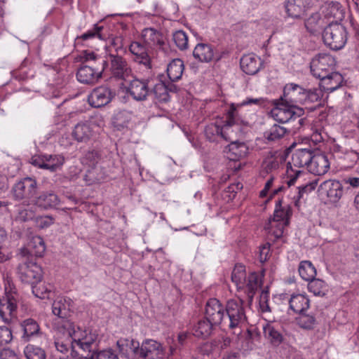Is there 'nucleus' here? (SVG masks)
I'll return each mask as SVG.
<instances>
[{"label":"nucleus","mask_w":359,"mask_h":359,"mask_svg":"<svg viewBox=\"0 0 359 359\" xmlns=\"http://www.w3.org/2000/svg\"><path fill=\"white\" fill-rule=\"evenodd\" d=\"M60 332L67 334L72 340V348H79L84 351H90L95 342L97 335L91 330L82 329L70 320H64L58 327Z\"/></svg>","instance_id":"obj_1"},{"label":"nucleus","mask_w":359,"mask_h":359,"mask_svg":"<svg viewBox=\"0 0 359 359\" xmlns=\"http://www.w3.org/2000/svg\"><path fill=\"white\" fill-rule=\"evenodd\" d=\"M312 153L310 149H300L296 150L292 155L291 160L287 165V184L289 187L295 184L297 180L303 177L304 173L301 168L309 165L311 160Z\"/></svg>","instance_id":"obj_2"},{"label":"nucleus","mask_w":359,"mask_h":359,"mask_svg":"<svg viewBox=\"0 0 359 359\" xmlns=\"http://www.w3.org/2000/svg\"><path fill=\"white\" fill-rule=\"evenodd\" d=\"M103 126L104 121L100 116H93L88 120L76 123L74 126L71 135L76 142L86 143L95 137Z\"/></svg>","instance_id":"obj_3"},{"label":"nucleus","mask_w":359,"mask_h":359,"mask_svg":"<svg viewBox=\"0 0 359 359\" xmlns=\"http://www.w3.org/2000/svg\"><path fill=\"white\" fill-rule=\"evenodd\" d=\"M231 280L238 290H244L248 298L252 300L255 291L259 286L258 275L252 273L247 277L245 266L236 264L232 271Z\"/></svg>","instance_id":"obj_4"},{"label":"nucleus","mask_w":359,"mask_h":359,"mask_svg":"<svg viewBox=\"0 0 359 359\" xmlns=\"http://www.w3.org/2000/svg\"><path fill=\"white\" fill-rule=\"evenodd\" d=\"M241 299H230L227 302L225 311L228 317V326L230 329H235L234 334L240 336L242 333L241 327L246 323V316Z\"/></svg>","instance_id":"obj_5"},{"label":"nucleus","mask_w":359,"mask_h":359,"mask_svg":"<svg viewBox=\"0 0 359 359\" xmlns=\"http://www.w3.org/2000/svg\"><path fill=\"white\" fill-rule=\"evenodd\" d=\"M347 31L340 23L331 22L325 28L323 39L326 46L332 50H338L344 47L347 41Z\"/></svg>","instance_id":"obj_6"},{"label":"nucleus","mask_w":359,"mask_h":359,"mask_svg":"<svg viewBox=\"0 0 359 359\" xmlns=\"http://www.w3.org/2000/svg\"><path fill=\"white\" fill-rule=\"evenodd\" d=\"M312 75L320 80V86L326 91L333 92L341 86L344 78L337 72H328L327 69H310Z\"/></svg>","instance_id":"obj_7"},{"label":"nucleus","mask_w":359,"mask_h":359,"mask_svg":"<svg viewBox=\"0 0 359 359\" xmlns=\"http://www.w3.org/2000/svg\"><path fill=\"white\" fill-rule=\"evenodd\" d=\"M281 98V102L271 109V116L278 122L287 123L292 119L299 118L303 114V109L296 105L288 104Z\"/></svg>","instance_id":"obj_8"},{"label":"nucleus","mask_w":359,"mask_h":359,"mask_svg":"<svg viewBox=\"0 0 359 359\" xmlns=\"http://www.w3.org/2000/svg\"><path fill=\"white\" fill-rule=\"evenodd\" d=\"M65 158L62 154H36L32 156L29 163L40 169L55 172L62 168Z\"/></svg>","instance_id":"obj_9"},{"label":"nucleus","mask_w":359,"mask_h":359,"mask_svg":"<svg viewBox=\"0 0 359 359\" xmlns=\"http://www.w3.org/2000/svg\"><path fill=\"white\" fill-rule=\"evenodd\" d=\"M37 191V182L32 177H25L17 182L12 189L13 196L15 200L29 201Z\"/></svg>","instance_id":"obj_10"},{"label":"nucleus","mask_w":359,"mask_h":359,"mask_svg":"<svg viewBox=\"0 0 359 359\" xmlns=\"http://www.w3.org/2000/svg\"><path fill=\"white\" fill-rule=\"evenodd\" d=\"M18 275L22 282L34 285L42 278L41 268L34 262H25L18 266Z\"/></svg>","instance_id":"obj_11"},{"label":"nucleus","mask_w":359,"mask_h":359,"mask_svg":"<svg viewBox=\"0 0 359 359\" xmlns=\"http://www.w3.org/2000/svg\"><path fill=\"white\" fill-rule=\"evenodd\" d=\"M17 303L18 294L15 292L6 291L5 295L0 298V317L3 321H11L15 314Z\"/></svg>","instance_id":"obj_12"},{"label":"nucleus","mask_w":359,"mask_h":359,"mask_svg":"<svg viewBox=\"0 0 359 359\" xmlns=\"http://www.w3.org/2000/svg\"><path fill=\"white\" fill-rule=\"evenodd\" d=\"M165 348L158 341L154 339H145L140 346L138 355L144 359H163Z\"/></svg>","instance_id":"obj_13"},{"label":"nucleus","mask_w":359,"mask_h":359,"mask_svg":"<svg viewBox=\"0 0 359 359\" xmlns=\"http://www.w3.org/2000/svg\"><path fill=\"white\" fill-rule=\"evenodd\" d=\"M226 115V121H224L221 127V133H224V135H222V138L225 140H231L238 129V119L237 118L238 113L236 111L235 104H231Z\"/></svg>","instance_id":"obj_14"},{"label":"nucleus","mask_w":359,"mask_h":359,"mask_svg":"<svg viewBox=\"0 0 359 359\" xmlns=\"http://www.w3.org/2000/svg\"><path fill=\"white\" fill-rule=\"evenodd\" d=\"M144 42L147 46L166 52L168 48V43L165 37L159 31L151 28H144L142 32Z\"/></svg>","instance_id":"obj_15"},{"label":"nucleus","mask_w":359,"mask_h":359,"mask_svg":"<svg viewBox=\"0 0 359 359\" xmlns=\"http://www.w3.org/2000/svg\"><path fill=\"white\" fill-rule=\"evenodd\" d=\"M206 318L215 325L226 323L224 319V309L223 306L217 299H210L206 304Z\"/></svg>","instance_id":"obj_16"},{"label":"nucleus","mask_w":359,"mask_h":359,"mask_svg":"<svg viewBox=\"0 0 359 359\" xmlns=\"http://www.w3.org/2000/svg\"><path fill=\"white\" fill-rule=\"evenodd\" d=\"M306 90L298 85L287 84L283 90V97L285 102L292 104L306 103Z\"/></svg>","instance_id":"obj_17"},{"label":"nucleus","mask_w":359,"mask_h":359,"mask_svg":"<svg viewBox=\"0 0 359 359\" xmlns=\"http://www.w3.org/2000/svg\"><path fill=\"white\" fill-rule=\"evenodd\" d=\"M111 99L112 93L110 89L102 86L95 88L88 97L89 104L95 108L107 104Z\"/></svg>","instance_id":"obj_18"},{"label":"nucleus","mask_w":359,"mask_h":359,"mask_svg":"<svg viewBox=\"0 0 359 359\" xmlns=\"http://www.w3.org/2000/svg\"><path fill=\"white\" fill-rule=\"evenodd\" d=\"M319 189L321 194H325L333 202L339 201L343 194L341 183L335 180H329L323 182L320 185Z\"/></svg>","instance_id":"obj_19"},{"label":"nucleus","mask_w":359,"mask_h":359,"mask_svg":"<svg viewBox=\"0 0 359 359\" xmlns=\"http://www.w3.org/2000/svg\"><path fill=\"white\" fill-rule=\"evenodd\" d=\"M46 251L43 239L41 236H34L29 242L27 247L20 249V255L23 257L29 255L42 257Z\"/></svg>","instance_id":"obj_20"},{"label":"nucleus","mask_w":359,"mask_h":359,"mask_svg":"<svg viewBox=\"0 0 359 359\" xmlns=\"http://www.w3.org/2000/svg\"><path fill=\"white\" fill-rule=\"evenodd\" d=\"M330 165L327 156L323 154H318L312 155L308 169L314 175H322L328 171Z\"/></svg>","instance_id":"obj_21"},{"label":"nucleus","mask_w":359,"mask_h":359,"mask_svg":"<svg viewBox=\"0 0 359 359\" xmlns=\"http://www.w3.org/2000/svg\"><path fill=\"white\" fill-rule=\"evenodd\" d=\"M116 346L119 352L127 358L131 354H139L140 343L130 337H121L116 341Z\"/></svg>","instance_id":"obj_22"},{"label":"nucleus","mask_w":359,"mask_h":359,"mask_svg":"<svg viewBox=\"0 0 359 359\" xmlns=\"http://www.w3.org/2000/svg\"><path fill=\"white\" fill-rule=\"evenodd\" d=\"M104 69H78L77 80L82 83L95 84L102 78Z\"/></svg>","instance_id":"obj_23"},{"label":"nucleus","mask_w":359,"mask_h":359,"mask_svg":"<svg viewBox=\"0 0 359 359\" xmlns=\"http://www.w3.org/2000/svg\"><path fill=\"white\" fill-rule=\"evenodd\" d=\"M248 148L244 143L232 142L224 149L225 156L230 161H236L248 154Z\"/></svg>","instance_id":"obj_24"},{"label":"nucleus","mask_w":359,"mask_h":359,"mask_svg":"<svg viewBox=\"0 0 359 359\" xmlns=\"http://www.w3.org/2000/svg\"><path fill=\"white\" fill-rule=\"evenodd\" d=\"M285 11L288 17L299 19L306 11V0H287L285 4Z\"/></svg>","instance_id":"obj_25"},{"label":"nucleus","mask_w":359,"mask_h":359,"mask_svg":"<svg viewBox=\"0 0 359 359\" xmlns=\"http://www.w3.org/2000/svg\"><path fill=\"white\" fill-rule=\"evenodd\" d=\"M33 204L41 209L48 210L55 208L60 203L58 196L53 193H43L32 201Z\"/></svg>","instance_id":"obj_26"},{"label":"nucleus","mask_w":359,"mask_h":359,"mask_svg":"<svg viewBox=\"0 0 359 359\" xmlns=\"http://www.w3.org/2000/svg\"><path fill=\"white\" fill-rule=\"evenodd\" d=\"M130 51L135 55L134 60L140 65L144 66L151 65V60L145 47L140 42L134 41L129 47Z\"/></svg>","instance_id":"obj_27"},{"label":"nucleus","mask_w":359,"mask_h":359,"mask_svg":"<svg viewBox=\"0 0 359 359\" xmlns=\"http://www.w3.org/2000/svg\"><path fill=\"white\" fill-rule=\"evenodd\" d=\"M128 90L130 95L138 101L145 100L149 94L147 83L139 79L131 81Z\"/></svg>","instance_id":"obj_28"},{"label":"nucleus","mask_w":359,"mask_h":359,"mask_svg":"<svg viewBox=\"0 0 359 359\" xmlns=\"http://www.w3.org/2000/svg\"><path fill=\"white\" fill-rule=\"evenodd\" d=\"M69 310V303L66 299L58 297L53 302L52 306L53 313L61 318V322L58 323L59 325L57 327L61 326L64 320H68L65 318L67 317Z\"/></svg>","instance_id":"obj_29"},{"label":"nucleus","mask_w":359,"mask_h":359,"mask_svg":"<svg viewBox=\"0 0 359 359\" xmlns=\"http://www.w3.org/2000/svg\"><path fill=\"white\" fill-rule=\"evenodd\" d=\"M21 327L23 330L22 338L25 341H28L32 337L41 334L40 327L38 323L32 318L23 320L21 323Z\"/></svg>","instance_id":"obj_30"},{"label":"nucleus","mask_w":359,"mask_h":359,"mask_svg":"<svg viewBox=\"0 0 359 359\" xmlns=\"http://www.w3.org/2000/svg\"><path fill=\"white\" fill-rule=\"evenodd\" d=\"M263 333L264 337L274 346L280 345L283 339L282 334L271 322H266L263 325Z\"/></svg>","instance_id":"obj_31"},{"label":"nucleus","mask_w":359,"mask_h":359,"mask_svg":"<svg viewBox=\"0 0 359 359\" xmlns=\"http://www.w3.org/2000/svg\"><path fill=\"white\" fill-rule=\"evenodd\" d=\"M290 308L294 312L301 313L309 307V299L302 294H292L289 300Z\"/></svg>","instance_id":"obj_32"},{"label":"nucleus","mask_w":359,"mask_h":359,"mask_svg":"<svg viewBox=\"0 0 359 359\" xmlns=\"http://www.w3.org/2000/svg\"><path fill=\"white\" fill-rule=\"evenodd\" d=\"M194 57L201 62H210L213 58V50L206 43H198L193 51Z\"/></svg>","instance_id":"obj_33"},{"label":"nucleus","mask_w":359,"mask_h":359,"mask_svg":"<svg viewBox=\"0 0 359 359\" xmlns=\"http://www.w3.org/2000/svg\"><path fill=\"white\" fill-rule=\"evenodd\" d=\"M224 121L222 118H219L215 123H211L206 126L205 135L207 139L210 142H215L218 138L222 137V135H224V133H221V127Z\"/></svg>","instance_id":"obj_34"},{"label":"nucleus","mask_w":359,"mask_h":359,"mask_svg":"<svg viewBox=\"0 0 359 359\" xmlns=\"http://www.w3.org/2000/svg\"><path fill=\"white\" fill-rule=\"evenodd\" d=\"M335 65V59L331 55L319 53L311 60L309 67H332Z\"/></svg>","instance_id":"obj_35"},{"label":"nucleus","mask_w":359,"mask_h":359,"mask_svg":"<svg viewBox=\"0 0 359 359\" xmlns=\"http://www.w3.org/2000/svg\"><path fill=\"white\" fill-rule=\"evenodd\" d=\"M325 15L327 18H332L337 22L344 18V11L340 3L331 1L327 4Z\"/></svg>","instance_id":"obj_36"},{"label":"nucleus","mask_w":359,"mask_h":359,"mask_svg":"<svg viewBox=\"0 0 359 359\" xmlns=\"http://www.w3.org/2000/svg\"><path fill=\"white\" fill-rule=\"evenodd\" d=\"M306 29L310 33L319 32L323 29V20L319 13H312L304 22Z\"/></svg>","instance_id":"obj_37"},{"label":"nucleus","mask_w":359,"mask_h":359,"mask_svg":"<svg viewBox=\"0 0 359 359\" xmlns=\"http://www.w3.org/2000/svg\"><path fill=\"white\" fill-rule=\"evenodd\" d=\"M214 325L207 318L201 320L194 327L193 334L197 337H207L211 334Z\"/></svg>","instance_id":"obj_38"},{"label":"nucleus","mask_w":359,"mask_h":359,"mask_svg":"<svg viewBox=\"0 0 359 359\" xmlns=\"http://www.w3.org/2000/svg\"><path fill=\"white\" fill-rule=\"evenodd\" d=\"M291 215L292 211L289 206L286 209H276L273 213L272 219L269 221V225L273 226L277 222H280V226H283V224H288L289 219Z\"/></svg>","instance_id":"obj_39"},{"label":"nucleus","mask_w":359,"mask_h":359,"mask_svg":"<svg viewBox=\"0 0 359 359\" xmlns=\"http://www.w3.org/2000/svg\"><path fill=\"white\" fill-rule=\"evenodd\" d=\"M298 271L301 278L306 281L311 280L316 276V269L310 261L301 262Z\"/></svg>","instance_id":"obj_40"},{"label":"nucleus","mask_w":359,"mask_h":359,"mask_svg":"<svg viewBox=\"0 0 359 359\" xmlns=\"http://www.w3.org/2000/svg\"><path fill=\"white\" fill-rule=\"evenodd\" d=\"M154 99L156 102H167L170 100V93L167 86L164 82L157 83L152 90Z\"/></svg>","instance_id":"obj_41"},{"label":"nucleus","mask_w":359,"mask_h":359,"mask_svg":"<svg viewBox=\"0 0 359 359\" xmlns=\"http://www.w3.org/2000/svg\"><path fill=\"white\" fill-rule=\"evenodd\" d=\"M309 292L316 296H323L328 290L327 285L321 279L313 278L308 284Z\"/></svg>","instance_id":"obj_42"},{"label":"nucleus","mask_w":359,"mask_h":359,"mask_svg":"<svg viewBox=\"0 0 359 359\" xmlns=\"http://www.w3.org/2000/svg\"><path fill=\"white\" fill-rule=\"evenodd\" d=\"M24 353L27 359H46V358L44 350L32 344L25 346Z\"/></svg>","instance_id":"obj_43"},{"label":"nucleus","mask_w":359,"mask_h":359,"mask_svg":"<svg viewBox=\"0 0 359 359\" xmlns=\"http://www.w3.org/2000/svg\"><path fill=\"white\" fill-rule=\"evenodd\" d=\"M32 292L38 298L49 299L51 295L50 286H48L44 283H40L32 285Z\"/></svg>","instance_id":"obj_44"},{"label":"nucleus","mask_w":359,"mask_h":359,"mask_svg":"<svg viewBox=\"0 0 359 359\" xmlns=\"http://www.w3.org/2000/svg\"><path fill=\"white\" fill-rule=\"evenodd\" d=\"M57 333L58 334L63 335L64 337H67V342H65L62 341V337L60 336L57 337V338L55 341V346L56 349L62 353V355H66L69 353H70V351L72 349V340L71 338H69L67 334H64L62 332H60L58 330V327H57Z\"/></svg>","instance_id":"obj_45"},{"label":"nucleus","mask_w":359,"mask_h":359,"mask_svg":"<svg viewBox=\"0 0 359 359\" xmlns=\"http://www.w3.org/2000/svg\"><path fill=\"white\" fill-rule=\"evenodd\" d=\"M261 65V59L252 53L244 55L240 60V67H259Z\"/></svg>","instance_id":"obj_46"},{"label":"nucleus","mask_w":359,"mask_h":359,"mask_svg":"<svg viewBox=\"0 0 359 359\" xmlns=\"http://www.w3.org/2000/svg\"><path fill=\"white\" fill-rule=\"evenodd\" d=\"M286 132L287 130L285 128L278 125H273L265 133V137L269 140L276 141L284 137Z\"/></svg>","instance_id":"obj_47"},{"label":"nucleus","mask_w":359,"mask_h":359,"mask_svg":"<svg viewBox=\"0 0 359 359\" xmlns=\"http://www.w3.org/2000/svg\"><path fill=\"white\" fill-rule=\"evenodd\" d=\"M172 40L177 47L184 50L188 48V36L185 32L182 30H177L172 34Z\"/></svg>","instance_id":"obj_48"},{"label":"nucleus","mask_w":359,"mask_h":359,"mask_svg":"<svg viewBox=\"0 0 359 359\" xmlns=\"http://www.w3.org/2000/svg\"><path fill=\"white\" fill-rule=\"evenodd\" d=\"M296 320L299 326L305 330L313 329L316 324L314 316L304 314L303 312L299 313V316Z\"/></svg>","instance_id":"obj_49"},{"label":"nucleus","mask_w":359,"mask_h":359,"mask_svg":"<svg viewBox=\"0 0 359 359\" xmlns=\"http://www.w3.org/2000/svg\"><path fill=\"white\" fill-rule=\"evenodd\" d=\"M103 29L104 27L102 26H98L97 24H95L93 29L88 30L87 32L83 33L79 38L86 41L96 36L100 40H105V36L102 34Z\"/></svg>","instance_id":"obj_50"},{"label":"nucleus","mask_w":359,"mask_h":359,"mask_svg":"<svg viewBox=\"0 0 359 359\" xmlns=\"http://www.w3.org/2000/svg\"><path fill=\"white\" fill-rule=\"evenodd\" d=\"M133 115L128 111H121L115 116V123L117 126L126 127L131 121Z\"/></svg>","instance_id":"obj_51"},{"label":"nucleus","mask_w":359,"mask_h":359,"mask_svg":"<svg viewBox=\"0 0 359 359\" xmlns=\"http://www.w3.org/2000/svg\"><path fill=\"white\" fill-rule=\"evenodd\" d=\"M292 186L287 185L288 197L291 199L292 203L298 209L300 210L302 202L301 199L303 198L302 194L299 192L298 189L296 187L290 189Z\"/></svg>","instance_id":"obj_52"},{"label":"nucleus","mask_w":359,"mask_h":359,"mask_svg":"<svg viewBox=\"0 0 359 359\" xmlns=\"http://www.w3.org/2000/svg\"><path fill=\"white\" fill-rule=\"evenodd\" d=\"M98 156L97 152L88 151L81 158V163L89 168H93L97 163Z\"/></svg>","instance_id":"obj_53"},{"label":"nucleus","mask_w":359,"mask_h":359,"mask_svg":"<svg viewBox=\"0 0 359 359\" xmlns=\"http://www.w3.org/2000/svg\"><path fill=\"white\" fill-rule=\"evenodd\" d=\"M97 59V55L93 51H89L88 50H83L75 57V60L76 62H81L84 64L86 62H88L90 61H95Z\"/></svg>","instance_id":"obj_54"},{"label":"nucleus","mask_w":359,"mask_h":359,"mask_svg":"<svg viewBox=\"0 0 359 359\" xmlns=\"http://www.w3.org/2000/svg\"><path fill=\"white\" fill-rule=\"evenodd\" d=\"M91 359H118V357L114 351L108 348L94 353Z\"/></svg>","instance_id":"obj_55"},{"label":"nucleus","mask_w":359,"mask_h":359,"mask_svg":"<svg viewBox=\"0 0 359 359\" xmlns=\"http://www.w3.org/2000/svg\"><path fill=\"white\" fill-rule=\"evenodd\" d=\"M283 161V157L278 155H273L267 157L264 161L266 168L269 170L276 169Z\"/></svg>","instance_id":"obj_56"},{"label":"nucleus","mask_w":359,"mask_h":359,"mask_svg":"<svg viewBox=\"0 0 359 359\" xmlns=\"http://www.w3.org/2000/svg\"><path fill=\"white\" fill-rule=\"evenodd\" d=\"M13 339L12 332L6 326H0V346L8 344Z\"/></svg>","instance_id":"obj_57"},{"label":"nucleus","mask_w":359,"mask_h":359,"mask_svg":"<svg viewBox=\"0 0 359 359\" xmlns=\"http://www.w3.org/2000/svg\"><path fill=\"white\" fill-rule=\"evenodd\" d=\"M271 255V245L269 243H265L259 247V259L262 263H264L269 260Z\"/></svg>","instance_id":"obj_58"},{"label":"nucleus","mask_w":359,"mask_h":359,"mask_svg":"<svg viewBox=\"0 0 359 359\" xmlns=\"http://www.w3.org/2000/svg\"><path fill=\"white\" fill-rule=\"evenodd\" d=\"M318 185V181L317 180H313L311 182H307L305 184L299 185L297 187L299 192L302 194V197L305 194H308L309 193H311L312 191H313Z\"/></svg>","instance_id":"obj_59"},{"label":"nucleus","mask_w":359,"mask_h":359,"mask_svg":"<svg viewBox=\"0 0 359 359\" xmlns=\"http://www.w3.org/2000/svg\"><path fill=\"white\" fill-rule=\"evenodd\" d=\"M34 216V210L32 208H25L19 211L17 219L21 222H26L32 219Z\"/></svg>","instance_id":"obj_60"},{"label":"nucleus","mask_w":359,"mask_h":359,"mask_svg":"<svg viewBox=\"0 0 359 359\" xmlns=\"http://www.w3.org/2000/svg\"><path fill=\"white\" fill-rule=\"evenodd\" d=\"M54 222V219L50 216H43L37 218L36 224L40 229L49 227Z\"/></svg>","instance_id":"obj_61"},{"label":"nucleus","mask_w":359,"mask_h":359,"mask_svg":"<svg viewBox=\"0 0 359 359\" xmlns=\"http://www.w3.org/2000/svg\"><path fill=\"white\" fill-rule=\"evenodd\" d=\"M184 69H166L167 75L171 81H176L182 75Z\"/></svg>","instance_id":"obj_62"},{"label":"nucleus","mask_w":359,"mask_h":359,"mask_svg":"<svg viewBox=\"0 0 359 359\" xmlns=\"http://www.w3.org/2000/svg\"><path fill=\"white\" fill-rule=\"evenodd\" d=\"M287 225L288 224H283V226H280V223L277 222L276 224L273 225V226H270V229H271V232L276 238H280L283 236L284 229Z\"/></svg>","instance_id":"obj_63"},{"label":"nucleus","mask_w":359,"mask_h":359,"mask_svg":"<svg viewBox=\"0 0 359 359\" xmlns=\"http://www.w3.org/2000/svg\"><path fill=\"white\" fill-rule=\"evenodd\" d=\"M0 359H18L15 351L10 348H4L0 352Z\"/></svg>","instance_id":"obj_64"}]
</instances>
